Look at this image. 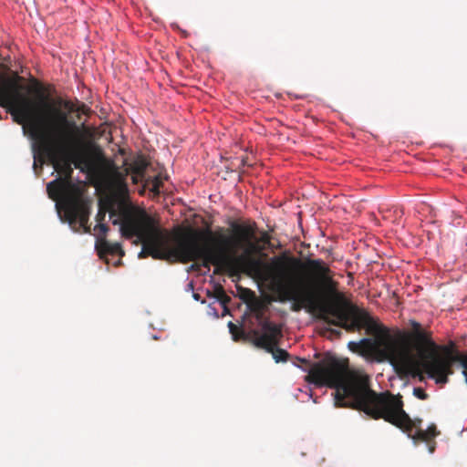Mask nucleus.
Returning <instances> with one entry per match:
<instances>
[{"instance_id":"f257e3e1","label":"nucleus","mask_w":467,"mask_h":467,"mask_svg":"<svg viewBox=\"0 0 467 467\" xmlns=\"http://www.w3.org/2000/svg\"><path fill=\"white\" fill-rule=\"evenodd\" d=\"M231 227V235H220L219 250L212 249L206 243V237L213 235L209 228L186 229L177 262L201 261V265L207 270L211 265H214V274L222 270L232 274L242 271L258 276L271 284L280 302H291L290 308L294 312L302 309L320 312V306L344 300V295L338 291V282L334 280L333 272L323 260L302 261L285 252L265 263L255 255L270 244V235L264 232L257 238L252 225L233 223Z\"/></svg>"},{"instance_id":"f03ea898","label":"nucleus","mask_w":467,"mask_h":467,"mask_svg":"<svg viewBox=\"0 0 467 467\" xmlns=\"http://www.w3.org/2000/svg\"><path fill=\"white\" fill-rule=\"evenodd\" d=\"M320 317L327 324L342 327L348 332L365 329L368 335L375 336V344L380 354L389 361L400 378L419 377L422 380L421 367L437 384H445L448 377L453 373L452 365L459 362L463 368L462 374L467 383V353L454 354L447 347L442 348L441 352L431 334L423 330L416 321H411L412 332L410 338L420 361L406 342L393 338L367 310L348 303L345 297L343 301H330L329 304L320 306Z\"/></svg>"},{"instance_id":"7ed1b4c3","label":"nucleus","mask_w":467,"mask_h":467,"mask_svg":"<svg viewBox=\"0 0 467 467\" xmlns=\"http://www.w3.org/2000/svg\"><path fill=\"white\" fill-rule=\"evenodd\" d=\"M299 368L308 374L306 380L317 386L335 389V405L363 411L374 420L383 419L408 433L415 441H428L439 434L434 424L426 431L420 428L403 410L400 395L389 391L377 393L370 388L368 375L349 371L348 361L327 353L317 362L297 358Z\"/></svg>"},{"instance_id":"20e7f679","label":"nucleus","mask_w":467,"mask_h":467,"mask_svg":"<svg viewBox=\"0 0 467 467\" xmlns=\"http://www.w3.org/2000/svg\"><path fill=\"white\" fill-rule=\"evenodd\" d=\"M86 106L76 107L70 100L58 99L53 103L41 99V110L26 127L25 132L35 141L33 167L42 170L45 162L41 154L47 157L55 171L64 175V180L70 181L74 164L76 169L88 174L99 171V161H104L100 150L94 153L88 150L85 134L68 113H85Z\"/></svg>"},{"instance_id":"39448f33","label":"nucleus","mask_w":467,"mask_h":467,"mask_svg":"<svg viewBox=\"0 0 467 467\" xmlns=\"http://www.w3.org/2000/svg\"><path fill=\"white\" fill-rule=\"evenodd\" d=\"M126 176L118 170L114 171L111 194L107 199L109 202V217L112 223L119 225V232L123 237H135V244H141L139 258L150 256L153 259L177 262L183 232L171 239V234L160 226L155 217L134 205L129 197Z\"/></svg>"},{"instance_id":"423d86ee","label":"nucleus","mask_w":467,"mask_h":467,"mask_svg":"<svg viewBox=\"0 0 467 467\" xmlns=\"http://www.w3.org/2000/svg\"><path fill=\"white\" fill-rule=\"evenodd\" d=\"M23 78L16 73L13 78L0 76V106L7 108L14 120L23 125L24 131L41 110V99L48 101L43 86L36 82L37 101H32L22 94L28 87L21 84Z\"/></svg>"},{"instance_id":"0eeeda50","label":"nucleus","mask_w":467,"mask_h":467,"mask_svg":"<svg viewBox=\"0 0 467 467\" xmlns=\"http://www.w3.org/2000/svg\"><path fill=\"white\" fill-rule=\"evenodd\" d=\"M47 192L50 199L60 201L57 207L63 210L65 221L75 232L82 229L85 233H90V203L83 199L80 190L71 181L61 177L51 181L47 185Z\"/></svg>"},{"instance_id":"6e6552de","label":"nucleus","mask_w":467,"mask_h":467,"mask_svg":"<svg viewBox=\"0 0 467 467\" xmlns=\"http://www.w3.org/2000/svg\"><path fill=\"white\" fill-rule=\"evenodd\" d=\"M250 334L253 337L254 346L271 353L276 363L285 362L288 359V352L277 348L283 337L282 325L271 321H264L262 322V332L254 329Z\"/></svg>"},{"instance_id":"1a4fd4ad","label":"nucleus","mask_w":467,"mask_h":467,"mask_svg":"<svg viewBox=\"0 0 467 467\" xmlns=\"http://www.w3.org/2000/svg\"><path fill=\"white\" fill-rule=\"evenodd\" d=\"M94 230L99 231L96 235L95 248L100 257H104L108 254L119 256L124 255V251L122 250L119 243H111L106 239V234L109 231L107 224H97Z\"/></svg>"},{"instance_id":"9d476101","label":"nucleus","mask_w":467,"mask_h":467,"mask_svg":"<svg viewBox=\"0 0 467 467\" xmlns=\"http://www.w3.org/2000/svg\"><path fill=\"white\" fill-rule=\"evenodd\" d=\"M245 292L254 298V300L248 304V307L254 316V317L256 318V320L259 322L260 327H262V322L270 321L268 318L264 317L265 306L261 301L255 298L254 292H252L249 289H246Z\"/></svg>"},{"instance_id":"9b49d317","label":"nucleus","mask_w":467,"mask_h":467,"mask_svg":"<svg viewBox=\"0 0 467 467\" xmlns=\"http://www.w3.org/2000/svg\"><path fill=\"white\" fill-rule=\"evenodd\" d=\"M149 162L143 155L137 156L132 163L125 169V174L136 173L137 175H144Z\"/></svg>"},{"instance_id":"f8f14e48","label":"nucleus","mask_w":467,"mask_h":467,"mask_svg":"<svg viewBox=\"0 0 467 467\" xmlns=\"http://www.w3.org/2000/svg\"><path fill=\"white\" fill-rule=\"evenodd\" d=\"M107 213H109V202L106 200L104 203H99V209L96 215L98 224L103 223L102 221L105 220Z\"/></svg>"},{"instance_id":"ddd939ff","label":"nucleus","mask_w":467,"mask_h":467,"mask_svg":"<svg viewBox=\"0 0 467 467\" xmlns=\"http://www.w3.org/2000/svg\"><path fill=\"white\" fill-rule=\"evenodd\" d=\"M372 345V341L369 338H363L358 342L351 341L348 343V348L352 351H358L360 348H368Z\"/></svg>"},{"instance_id":"4468645a","label":"nucleus","mask_w":467,"mask_h":467,"mask_svg":"<svg viewBox=\"0 0 467 467\" xmlns=\"http://www.w3.org/2000/svg\"><path fill=\"white\" fill-rule=\"evenodd\" d=\"M228 327L234 340H238L240 337H245V333L243 330H240L233 322L230 321L228 323Z\"/></svg>"},{"instance_id":"2eb2a0df","label":"nucleus","mask_w":467,"mask_h":467,"mask_svg":"<svg viewBox=\"0 0 467 467\" xmlns=\"http://www.w3.org/2000/svg\"><path fill=\"white\" fill-rule=\"evenodd\" d=\"M413 394L420 400H425L428 399L429 395L425 392V390L421 388H414Z\"/></svg>"},{"instance_id":"dca6fc26","label":"nucleus","mask_w":467,"mask_h":467,"mask_svg":"<svg viewBox=\"0 0 467 467\" xmlns=\"http://www.w3.org/2000/svg\"><path fill=\"white\" fill-rule=\"evenodd\" d=\"M130 174H131L132 182L134 184L139 183L142 180V178L144 177V175H137L136 173H130Z\"/></svg>"},{"instance_id":"f3484780","label":"nucleus","mask_w":467,"mask_h":467,"mask_svg":"<svg viewBox=\"0 0 467 467\" xmlns=\"http://www.w3.org/2000/svg\"><path fill=\"white\" fill-rule=\"evenodd\" d=\"M223 296H226L223 291V288L222 286H220L219 291H218V297L222 299Z\"/></svg>"},{"instance_id":"a211bd4d","label":"nucleus","mask_w":467,"mask_h":467,"mask_svg":"<svg viewBox=\"0 0 467 467\" xmlns=\"http://www.w3.org/2000/svg\"><path fill=\"white\" fill-rule=\"evenodd\" d=\"M159 185H160V182L158 181H156L153 184V190L156 191V192H159Z\"/></svg>"},{"instance_id":"6ab92c4d","label":"nucleus","mask_w":467,"mask_h":467,"mask_svg":"<svg viewBox=\"0 0 467 467\" xmlns=\"http://www.w3.org/2000/svg\"><path fill=\"white\" fill-rule=\"evenodd\" d=\"M247 164L246 157H242L241 159V165L244 167Z\"/></svg>"},{"instance_id":"aec40b11","label":"nucleus","mask_w":467,"mask_h":467,"mask_svg":"<svg viewBox=\"0 0 467 467\" xmlns=\"http://www.w3.org/2000/svg\"><path fill=\"white\" fill-rule=\"evenodd\" d=\"M412 422H415V424H416V425H418L420 428H421V427H420V424H421V422H422V420H420V419H416V420H412Z\"/></svg>"},{"instance_id":"412c9836","label":"nucleus","mask_w":467,"mask_h":467,"mask_svg":"<svg viewBox=\"0 0 467 467\" xmlns=\"http://www.w3.org/2000/svg\"><path fill=\"white\" fill-rule=\"evenodd\" d=\"M329 331H330L331 333H333V334H337V335H339V334H340V332H339V331H337V330H334V329H330Z\"/></svg>"}]
</instances>
